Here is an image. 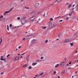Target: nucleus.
<instances>
[{
  "instance_id": "obj_1",
  "label": "nucleus",
  "mask_w": 78,
  "mask_h": 78,
  "mask_svg": "<svg viewBox=\"0 0 78 78\" xmlns=\"http://www.w3.org/2000/svg\"><path fill=\"white\" fill-rule=\"evenodd\" d=\"M27 22V20L25 19H23L21 20V23L23 25H24Z\"/></svg>"
},
{
  "instance_id": "obj_2",
  "label": "nucleus",
  "mask_w": 78,
  "mask_h": 78,
  "mask_svg": "<svg viewBox=\"0 0 78 78\" xmlns=\"http://www.w3.org/2000/svg\"><path fill=\"white\" fill-rule=\"evenodd\" d=\"M34 19H35V17L34 16H33L30 19L29 21H33Z\"/></svg>"
},
{
  "instance_id": "obj_3",
  "label": "nucleus",
  "mask_w": 78,
  "mask_h": 78,
  "mask_svg": "<svg viewBox=\"0 0 78 78\" xmlns=\"http://www.w3.org/2000/svg\"><path fill=\"white\" fill-rule=\"evenodd\" d=\"M19 57L18 56H17L14 59V61H18V60H19Z\"/></svg>"
},
{
  "instance_id": "obj_4",
  "label": "nucleus",
  "mask_w": 78,
  "mask_h": 78,
  "mask_svg": "<svg viewBox=\"0 0 78 78\" xmlns=\"http://www.w3.org/2000/svg\"><path fill=\"white\" fill-rule=\"evenodd\" d=\"M39 3H36L35 5V8H38V7H39Z\"/></svg>"
},
{
  "instance_id": "obj_5",
  "label": "nucleus",
  "mask_w": 78,
  "mask_h": 78,
  "mask_svg": "<svg viewBox=\"0 0 78 78\" xmlns=\"http://www.w3.org/2000/svg\"><path fill=\"white\" fill-rule=\"evenodd\" d=\"M35 14V13L34 11L30 13V15L31 16H34V15Z\"/></svg>"
},
{
  "instance_id": "obj_6",
  "label": "nucleus",
  "mask_w": 78,
  "mask_h": 78,
  "mask_svg": "<svg viewBox=\"0 0 78 78\" xmlns=\"http://www.w3.org/2000/svg\"><path fill=\"white\" fill-rule=\"evenodd\" d=\"M69 41V40L67 39L65 40L64 41V43H67V42H68Z\"/></svg>"
},
{
  "instance_id": "obj_7",
  "label": "nucleus",
  "mask_w": 78,
  "mask_h": 78,
  "mask_svg": "<svg viewBox=\"0 0 78 78\" xmlns=\"http://www.w3.org/2000/svg\"><path fill=\"white\" fill-rule=\"evenodd\" d=\"M66 63V62H62V63H61L60 65L61 66H64V64H65Z\"/></svg>"
},
{
  "instance_id": "obj_8",
  "label": "nucleus",
  "mask_w": 78,
  "mask_h": 78,
  "mask_svg": "<svg viewBox=\"0 0 78 78\" xmlns=\"http://www.w3.org/2000/svg\"><path fill=\"white\" fill-rule=\"evenodd\" d=\"M8 12H9V11H6L3 13V15H4V16H6V14H7V13H8Z\"/></svg>"
},
{
  "instance_id": "obj_9",
  "label": "nucleus",
  "mask_w": 78,
  "mask_h": 78,
  "mask_svg": "<svg viewBox=\"0 0 78 78\" xmlns=\"http://www.w3.org/2000/svg\"><path fill=\"white\" fill-rule=\"evenodd\" d=\"M72 6V3L70 4L69 5V6H68L67 8H70V7Z\"/></svg>"
},
{
  "instance_id": "obj_10",
  "label": "nucleus",
  "mask_w": 78,
  "mask_h": 78,
  "mask_svg": "<svg viewBox=\"0 0 78 78\" xmlns=\"http://www.w3.org/2000/svg\"><path fill=\"white\" fill-rule=\"evenodd\" d=\"M36 64H37V63H33L32 64V65L33 66H35V65H36Z\"/></svg>"
},
{
  "instance_id": "obj_11",
  "label": "nucleus",
  "mask_w": 78,
  "mask_h": 78,
  "mask_svg": "<svg viewBox=\"0 0 78 78\" xmlns=\"http://www.w3.org/2000/svg\"><path fill=\"white\" fill-rule=\"evenodd\" d=\"M35 14H38L39 13V12H38L37 10L35 12Z\"/></svg>"
},
{
  "instance_id": "obj_12",
  "label": "nucleus",
  "mask_w": 78,
  "mask_h": 78,
  "mask_svg": "<svg viewBox=\"0 0 78 78\" xmlns=\"http://www.w3.org/2000/svg\"><path fill=\"white\" fill-rule=\"evenodd\" d=\"M7 29L8 30V31H9V26H8V25H7Z\"/></svg>"
},
{
  "instance_id": "obj_13",
  "label": "nucleus",
  "mask_w": 78,
  "mask_h": 78,
  "mask_svg": "<svg viewBox=\"0 0 78 78\" xmlns=\"http://www.w3.org/2000/svg\"><path fill=\"white\" fill-rule=\"evenodd\" d=\"M59 66V64H57L55 66V68H56L58 67V66Z\"/></svg>"
},
{
  "instance_id": "obj_14",
  "label": "nucleus",
  "mask_w": 78,
  "mask_h": 78,
  "mask_svg": "<svg viewBox=\"0 0 78 78\" xmlns=\"http://www.w3.org/2000/svg\"><path fill=\"white\" fill-rule=\"evenodd\" d=\"M28 66V64H26L23 65V67H27Z\"/></svg>"
},
{
  "instance_id": "obj_15",
  "label": "nucleus",
  "mask_w": 78,
  "mask_h": 78,
  "mask_svg": "<svg viewBox=\"0 0 78 78\" xmlns=\"http://www.w3.org/2000/svg\"><path fill=\"white\" fill-rule=\"evenodd\" d=\"M0 60L1 61H5V59L4 60V59L2 58H1Z\"/></svg>"
},
{
  "instance_id": "obj_16",
  "label": "nucleus",
  "mask_w": 78,
  "mask_h": 78,
  "mask_svg": "<svg viewBox=\"0 0 78 78\" xmlns=\"http://www.w3.org/2000/svg\"><path fill=\"white\" fill-rule=\"evenodd\" d=\"M75 8H76V9L75 10V11H77L78 10V7H77V6H76L75 7Z\"/></svg>"
},
{
  "instance_id": "obj_17",
  "label": "nucleus",
  "mask_w": 78,
  "mask_h": 78,
  "mask_svg": "<svg viewBox=\"0 0 78 78\" xmlns=\"http://www.w3.org/2000/svg\"><path fill=\"white\" fill-rule=\"evenodd\" d=\"M28 68L29 69H32V67L31 66H29L28 67Z\"/></svg>"
},
{
  "instance_id": "obj_18",
  "label": "nucleus",
  "mask_w": 78,
  "mask_h": 78,
  "mask_svg": "<svg viewBox=\"0 0 78 78\" xmlns=\"http://www.w3.org/2000/svg\"><path fill=\"white\" fill-rule=\"evenodd\" d=\"M70 44L71 46H73V43L72 42V43H70Z\"/></svg>"
},
{
  "instance_id": "obj_19",
  "label": "nucleus",
  "mask_w": 78,
  "mask_h": 78,
  "mask_svg": "<svg viewBox=\"0 0 78 78\" xmlns=\"http://www.w3.org/2000/svg\"><path fill=\"white\" fill-rule=\"evenodd\" d=\"M2 38H1V40L0 41V45H1V43H2Z\"/></svg>"
},
{
  "instance_id": "obj_20",
  "label": "nucleus",
  "mask_w": 78,
  "mask_h": 78,
  "mask_svg": "<svg viewBox=\"0 0 78 78\" xmlns=\"http://www.w3.org/2000/svg\"><path fill=\"white\" fill-rule=\"evenodd\" d=\"M72 12H71L69 14V16H71V15H72Z\"/></svg>"
},
{
  "instance_id": "obj_21",
  "label": "nucleus",
  "mask_w": 78,
  "mask_h": 78,
  "mask_svg": "<svg viewBox=\"0 0 78 78\" xmlns=\"http://www.w3.org/2000/svg\"><path fill=\"white\" fill-rule=\"evenodd\" d=\"M65 73V71H63L62 72V73Z\"/></svg>"
},
{
  "instance_id": "obj_22",
  "label": "nucleus",
  "mask_w": 78,
  "mask_h": 78,
  "mask_svg": "<svg viewBox=\"0 0 78 78\" xmlns=\"http://www.w3.org/2000/svg\"><path fill=\"white\" fill-rule=\"evenodd\" d=\"M43 74H44V72L41 73L40 75H42Z\"/></svg>"
},
{
  "instance_id": "obj_23",
  "label": "nucleus",
  "mask_w": 78,
  "mask_h": 78,
  "mask_svg": "<svg viewBox=\"0 0 78 78\" xmlns=\"http://www.w3.org/2000/svg\"><path fill=\"white\" fill-rule=\"evenodd\" d=\"M12 9H13L12 8V9H10L9 10V12L10 11H11L12 10Z\"/></svg>"
},
{
  "instance_id": "obj_24",
  "label": "nucleus",
  "mask_w": 78,
  "mask_h": 78,
  "mask_svg": "<svg viewBox=\"0 0 78 78\" xmlns=\"http://www.w3.org/2000/svg\"><path fill=\"white\" fill-rule=\"evenodd\" d=\"M50 20H51V21H52V20H53V18H50Z\"/></svg>"
},
{
  "instance_id": "obj_25",
  "label": "nucleus",
  "mask_w": 78,
  "mask_h": 78,
  "mask_svg": "<svg viewBox=\"0 0 78 78\" xmlns=\"http://www.w3.org/2000/svg\"><path fill=\"white\" fill-rule=\"evenodd\" d=\"M48 42V40H47L45 41V43H47Z\"/></svg>"
},
{
  "instance_id": "obj_26",
  "label": "nucleus",
  "mask_w": 78,
  "mask_h": 78,
  "mask_svg": "<svg viewBox=\"0 0 78 78\" xmlns=\"http://www.w3.org/2000/svg\"><path fill=\"white\" fill-rule=\"evenodd\" d=\"M20 17H18V18H17V19H18V20H20Z\"/></svg>"
},
{
  "instance_id": "obj_27",
  "label": "nucleus",
  "mask_w": 78,
  "mask_h": 78,
  "mask_svg": "<svg viewBox=\"0 0 78 78\" xmlns=\"http://www.w3.org/2000/svg\"><path fill=\"white\" fill-rule=\"evenodd\" d=\"M24 8H25L26 9H29V8H27L26 7H24Z\"/></svg>"
},
{
  "instance_id": "obj_28",
  "label": "nucleus",
  "mask_w": 78,
  "mask_h": 78,
  "mask_svg": "<svg viewBox=\"0 0 78 78\" xmlns=\"http://www.w3.org/2000/svg\"><path fill=\"white\" fill-rule=\"evenodd\" d=\"M62 21H63V20H60V21H59V22H62Z\"/></svg>"
},
{
  "instance_id": "obj_29",
  "label": "nucleus",
  "mask_w": 78,
  "mask_h": 78,
  "mask_svg": "<svg viewBox=\"0 0 78 78\" xmlns=\"http://www.w3.org/2000/svg\"><path fill=\"white\" fill-rule=\"evenodd\" d=\"M46 28V27H43V29H45Z\"/></svg>"
},
{
  "instance_id": "obj_30",
  "label": "nucleus",
  "mask_w": 78,
  "mask_h": 78,
  "mask_svg": "<svg viewBox=\"0 0 78 78\" xmlns=\"http://www.w3.org/2000/svg\"><path fill=\"white\" fill-rule=\"evenodd\" d=\"M4 74V72H2L1 73V75H3V74Z\"/></svg>"
},
{
  "instance_id": "obj_31",
  "label": "nucleus",
  "mask_w": 78,
  "mask_h": 78,
  "mask_svg": "<svg viewBox=\"0 0 78 78\" xmlns=\"http://www.w3.org/2000/svg\"><path fill=\"white\" fill-rule=\"evenodd\" d=\"M9 56H10V54H9L7 56V57L8 58V57H9Z\"/></svg>"
},
{
  "instance_id": "obj_32",
  "label": "nucleus",
  "mask_w": 78,
  "mask_h": 78,
  "mask_svg": "<svg viewBox=\"0 0 78 78\" xmlns=\"http://www.w3.org/2000/svg\"><path fill=\"white\" fill-rule=\"evenodd\" d=\"M54 74H56V71H55L54 72Z\"/></svg>"
},
{
  "instance_id": "obj_33",
  "label": "nucleus",
  "mask_w": 78,
  "mask_h": 78,
  "mask_svg": "<svg viewBox=\"0 0 78 78\" xmlns=\"http://www.w3.org/2000/svg\"><path fill=\"white\" fill-rule=\"evenodd\" d=\"M12 25H11V24H10L9 25V27H12Z\"/></svg>"
},
{
  "instance_id": "obj_34",
  "label": "nucleus",
  "mask_w": 78,
  "mask_h": 78,
  "mask_svg": "<svg viewBox=\"0 0 78 78\" xmlns=\"http://www.w3.org/2000/svg\"><path fill=\"white\" fill-rule=\"evenodd\" d=\"M3 16H2L0 17V18H3Z\"/></svg>"
},
{
  "instance_id": "obj_35",
  "label": "nucleus",
  "mask_w": 78,
  "mask_h": 78,
  "mask_svg": "<svg viewBox=\"0 0 78 78\" xmlns=\"http://www.w3.org/2000/svg\"><path fill=\"white\" fill-rule=\"evenodd\" d=\"M44 59V57H42L41 58V59Z\"/></svg>"
},
{
  "instance_id": "obj_36",
  "label": "nucleus",
  "mask_w": 78,
  "mask_h": 78,
  "mask_svg": "<svg viewBox=\"0 0 78 78\" xmlns=\"http://www.w3.org/2000/svg\"><path fill=\"white\" fill-rule=\"evenodd\" d=\"M29 36H30V35H27L26 36V37H27H27H29Z\"/></svg>"
},
{
  "instance_id": "obj_37",
  "label": "nucleus",
  "mask_w": 78,
  "mask_h": 78,
  "mask_svg": "<svg viewBox=\"0 0 78 78\" xmlns=\"http://www.w3.org/2000/svg\"><path fill=\"white\" fill-rule=\"evenodd\" d=\"M21 48V46H19L18 47V48Z\"/></svg>"
},
{
  "instance_id": "obj_38",
  "label": "nucleus",
  "mask_w": 78,
  "mask_h": 78,
  "mask_svg": "<svg viewBox=\"0 0 78 78\" xmlns=\"http://www.w3.org/2000/svg\"><path fill=\"white\" fill-rule=\"evenodd\" d=\"M69 19V17H68L67 18H66V20H68Z\"/></svg>"
},
{
  "instance_id": "obj_39",
  "label": "nucleus",
  "mask_w": 78,
  "mask_h": 78,
  "mask_svg": "<svg viewBox=\"0 0 78 78\" xmlns=\"http://www.w3.org/2000/svg\"><path fill=\"white\" fill-rule=\"evenodd\" d=\"M78 52V51H76V52H75V53H77V52Z\"/></svg>"
},
{
  "instance_id": "obj_40",
  "label": "nucleus",
  "mask_w": 78,
  "mask_h": 78,
  "mask_svg": "<svg viewBox=\"0 0 78 78\" xmlns=\"http://www.w3.org/2000/svg\"><path fill=\"white\" fill-rule=\"evenodd\" d=\"M32 42H36V40H34L33 41H32Z\"/></svg>"
},
{
  "instance_id": "obj_41",
  "label": "nucleus",
  "mask_w": 78,
  "mask_h": 78,
  "mask_svg": "<svg viewBox=\"0 0 78 78\" xmlns=\"http://www.w3.org/2000/svg\"><path fill=\"white\" fill-rule=\"evenodd\" d=\"M36 61H37L38 62H39V60H37Z\"/></svg>"
},
{
  "instance_id": "obj_42",
  "label": "nucleus",
  "mask_w": 78,
  "mask_h": 78,
  "mask_svg": "<svg viewBox=\"0 0 78 78\" xmlns=\"http://www.w3.org/2000/svg\"><path fill=\"white\" fill-rule=\"evenodd\" d=\"M66 59H67V58H65L64 60H65V61H66Z\"/></svg>"
},
{
  "instance_id": "obj_43",
  "label": "nucleus",
  "mask_w": 78,
  "mask_h": 78,
  "mask_svg": "<svg viewBox=\"0 0 78 78\" xmlns=\"http://www.w3.org/2000/svg\"><path fill=\"white\" fill-rule=\"evenodd\" d=\"M69 2H67L66 3L67 5H69Z\"/></svg>"
},
{
  "instance_id": "obj_44",
  "label": "nucleus",
  "mask_w": 78,
  "mask_h": 78,
  "mask_svg": "<svg viewBox=\"0 0 78 78\" xmlns=\"http://www.w3.org/2000/svg\"><path fill=\"white\" fill-rule=\"evenodd\" d=\"M73 9H72V11L73 12H74L73 11Z\"/></svg>"
},
{
  "instance_id": "obj_45",
  "label": "nucleus",
  "mask_w": 78,
  "mask_h": 78,
  "mask_svg": "<svg viewBox=\"0 0 78 78\" xmlns=\"http://www.w3.org/2000/svg\"><path fill=\"white\" fill-rule=\"evenodd\" d=\"M4 56H2L1 57V58H4Z\"/></svg>"
},
{
  "instance_id": "obj_46",
  "label": "nucleus",
  "mask_w": 78,
  "mask_h": 78,
  "mask_svg": "<svg viewBox=\"0 0 78 78\" xmlns=\"http://www.w3.org/2000/svg\"><path fill=\"white\" fill-rule=\"evenodd\" d=\"M71 63H72V62H69V64H71Z\"/></svg>"
},
{
  "instance_id": "obj_47",
  "label": "nucleus",
  "mask_w": 78,
  "mask_h": 78,
  "mask_svg": "<svg viewBox=\"0 0 78 78\" xmlns=\"http://www.w3.org/2000/svg\"><path fill=\"white\" fill-rule=\"evenodd\" d=\"M38 76V75H35V76L36 77H37V76Z\"/></svg>"
},
{
  "instance_id": "obj_48",
  "label": "nucleus",
  "mask_w": 78,
  "mask_h": 78,
  "mask_svg": "<svg viewBox=\"0 0 78 78\" xmlns=\"http://www.w3.org/2000/svg\"><path fill=\"white\" fill-rule=\"evenodd\" d=\"M75 5H73V7H74V6H75Z\"/></svg>"
},
{
  "instance_id": "obj_49",
  "label": "nucleus",
  "mask_w": 78,
  "mask_h": 78,
  "mask_svg": "<svg viewBox=\"0 0 78 78\" xmlns=\"http://www.w3.org/2000/svg\"><path fill=\"white\" fill-rule=\"evenodd\" d=\"M25 38H23V40H25Z\"/></svg>"
},
{
  "instance_id": "obj_50",
  "label": "nucleus",
  "mask_w": 78,
  "mask_h": 78,
  "mask_svg": "<svg viewBox=\"0 0 78 78\" xmlns=\"http://www.w3.org/2000/svg\"><path fill=\"white\" fill-rule=\"evenodd\" d=\"M39 20H41V18H39V19H38V21H39Z\"/></svg>"
},
{
  "instance_id": "obj_51",
  "label": "nucleus",
  "mask_w": 78,
  "mask_h": 78,
  "mask_svg": "<svg viewBox=\"0 0 78 78\" xmlns=\"http://www.w3.org/2000/svg\"><path fill=\"white\" fill-rule=\"evenodd\" d=\"M66 66H69V64H67L66 65Z\"/></svg>"
},
{
  "instance_id": "obj_52",
  "label": "nucleus",
  "mask_w": 78,
  "mask_h": 78,
  "mask_svg": "<svg viewBox=\"0 0 78 78\" xmlns=\"http://www.w3.org/2000/svg\"><path fill=\"white\" fill-rule=\"evenodd\" d=\"M57 77L58 78H60V77L59 76H58Z\"/></svg>"
},
{
  "instance_id": "obj_53",
  "label": "nucleus",
  "mask_w": 78,
  "mask_h": 78,
  "mask_svg": "<svg viewBox=\"0 0 78 78\" xmlns=\"http://www.w3.org/2000/svg\"><path fill=\"white\" fill-rule=\"evenodd\" d=\"M23 56H21L20 57V58H23Z\"/></svg>"
},
{
  "instance_id": "obj_54",
  "label": "nucleus",
  "mask_w": 78,
  "mask_h": 78,
  "mask_svg": "<svg viewBox=\"0 0 78 78\" xmlns=\"http://www.w3.org/2000/svg\"><path fill=\"white\" fill-rule=\"evenodd\" d=\"M44 17H45V14H44Z\"/></svg>"
},
{
  "instance_id": "obj_55",
  "label": "nucleus",
  "mask_w": 78,
  "mask_h": 78,
  "mask_svg": "<svg viewBox=\"0 0 78 78\" xmlns=\"http://www.w3.org/2000/svg\"><path fill=\"white\" fill-rule=\"evenodd\" d=\"M60 17V16H59L58 17H57V18H59Z\"/></svg>"
},
{
  "instance_id": "obj_56",
  "label": "nucleus",
  "mask_w": 78,
  "mask_h": 78,
  "mask_svg": "<svg viewBox=\"0 0 78 78\" xmlns=\"http://www.w3.org/2000/svg\"><path fill=\"white\" fill-rule=\"evenodd\" d=\"M77 72H78V71H76L75 72L76 73H77Z\"/></svg>"
},
{
  "instance_id": "obj_57",
  "label": "nucleus",
  "mask_w": 78,
  "mask_h": 78,
  "mask_svg": "<svg viewBox=\"0 0 78 78\" xmlns=\"http://www.w3.org/2000/svg\"><path fill=\"white\" fill-rule=\"evenodd\" d=\"M71 67H69L68 68V69H71Z\"/></svg>"
},
{
  "instance_id": "obj_58",
  "label": "nucleus",
  "mask_w": 78,
  "mask_h": 78,
  "mask_svg": "<svg viewBox=\"0 0 78 78\" xmlns=\"http://www.w3.org/2000/svg\"><path fill=\"white\" fill-rule=\"evenodd\" d=\"M72 78H73V76H72Z\"/></svg>"
},
{
  "instance_id": "obj_59",
  "label": "nucleus",
  "mask_w": 78,
  "mask_h": 78,
  "mask_svg": "<svg viewBox=\"0 0 78 78\" xmlns=\"http://www.w3.org/2000/svg\"><path fill=\"white\" fill-rule=\"evenodd\" d=\"M19 55H20V54H18V55L19 56Z\"/></svg>"
},
{
  "instance_id": "obj_60",
  "label": "nucleus",
  "mask_w": 78,
  "mask_h": 78,
  "mask_svg": "<svg viewBox=\"0 0 78 78\" xmlns=\"http://www.w3.org/2000/svg\"><path fill=\"white\" fill-rule=\"evenodd\" d=\"M50 24L51 25V23H50Z\"/></svg>"
},
{
  "instance_id": "obj_61",
  "label": "nucleus",
  "mask_w": 78,
  "mask_h": 78,
  "mask_svg": "<svg viewBox=\"0 0 78 78\" xmlns=\"http://www.w3.org/2000/svg\"><path fill=\"white\" fill-rule=\"evenodd\" d=\"M17 49H16V51H17Z\"/></svg>"
},
{
  "instance_id": "obj_62",
  "label": "nucleus",
  "mask_w": 78,
  "mask_h": 78,
  "mask_svg": "<svg viewBox=\"0 0 78 78\" xmlns=\"http://www.w3.org/2000/svg\"><path fill=\"white\" fill-rule=\"evenodd\" d=\"M37 23H39V21H37Z\"/></svg>"
},
{
  "instance_id": "obj_63",
  "label": "nucleus",
  "mask_w": 78,
  "mask_h": 78,
  "mask_svg": "<svg viewBox=\"0 0 78 78\" xmlns=\"http://www.w3.org/2000/svg\"><path fill=\"white\" fill-rule=\"evenodd\" d=\"M59 40V38H58L57 39V40Z\"/></svg>"
},
{
  "instance_id": "obj_64",
  "label": "nucleus",
  "mask_w": 78,
  "mask_h": 78,
  "mask_svg": "<svg viewBox=\"0 0 78 78\" xmlns=\"http://www.w3.org/2000/svg\"><path fill=\"white\" fill-rule=\"evenodd\" d=\"M77 66H78V65H77L76 67H77Z\"/></svg>"
}]
</instances>
